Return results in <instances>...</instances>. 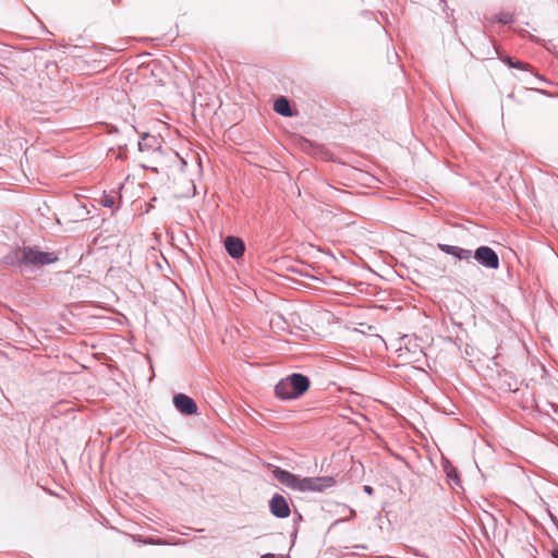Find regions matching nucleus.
Wrapping results in <instances>:
<instances>
[{
  "instance_id": "nucleus-13",
  "label": "nucleus",
  "mask_w": 558,
  "mask_h": 558,
  "mask_svg": "<svg viewBox=\"0 0 558 558\" xmlns=\"http://www.w3.org/2000/svg\"><path fill=\"white\" fill-rule=\"evenodd\" d=\"M495 20L502 24H509L512 22L513 17L510 13H500L496 15Z\"/></svg>"
},
{
  "instance_id": "nucleus-2",
  "label": "nucleus",
  "mask_w": 558,
  "mask_h": 558,
  "mask_svg": "<svg viewBox=\"0 0 558 558\" xmlns=\"http://www.w3.org/2000/svg\"><path fill=\"white\" fill-rule=\"evenodd\" d=\"M17 254L20 262L26 265L44 266L58 260V256L54 253L41 252L32 247H24Z\"/></svg>"
},
{
  "instance_id": "nucleus-15",
  "label": "nucleus",
  "mask_w": 558,
  "mask_h": 558,
  "mask_svg": "<svg viewBox=\"0 0 558 558\" xmlns=\"http://www.w3.org/2000/svg\"><path fill=\"white\" fill-rule=\"evenodd\" d=\"M551 556H553V558H558V548H555V549L551 551Z\"/></svg>"
},
{
  "instance_id": "nucleus-9",
  "label": "nucleus",
  "mask_w": 558,
  "mask_h": 558,
  "mask_svg": "<svg viewBox=\"0 0 558 558\" xmlns=\"http://www.w3.org/2000/svg\"><path fill=\"white\" fill-rule=\"evenodd\" d=\"M438 248L446 254L452 255L460 260H469L472 257V252L459 246L438 244Z\"/></svg>"
},
{
  "instance_id": "nucleus-5",
  "label": "nucleus",
  "mask_w": 558,
  "mask_h": 558,
  "mask_svg": "<svg viewBox=\"0 0 558 558\" xmlns=\"http://www.w3.org/2000/svg\"><path fill=\"white\" fill-rule=\"evenodd\" d=\"M270 512L280 519H286L290 515V507L287 499L280 495L275 494L269 502Z\"/></svg>"
},
{
  "instance_id": "nucleus-6",
  "label": "nucleus",
  "mask_w": 558,
  "mask_h": 558,
  "mask_svg": "<svg viewBox=\"0 0 558 558\" xmlns=\"http://www.w3.org/2000/svg\"><path fill=\"white\" fill-rule=\"evenodd\" d=\"M173 403L182 414L192 415L197 413V404L191 397L184 393L175 395Z\"/></svg>"
},
{
  "instance_id": "nucleus-12",
  "label": "nucleus",
  "mask_w": 558,
  "mask_h": 558,
  "mask_svg": "<svg viewBox=\"0 0 558 558\" xmlns=\"http://www.w3.org/2000/svg\"><path fill=\"white\" fill-rule=\"evenodd\" d=\"M501 61L507 63L511 68L532 71V68L529 63H524L521 61H514L511 57H504V58H501Z\"/></svg>"
},
{
  "instance_id": "nucleus-4",
  "label": "nucleus",
  "mask_w": 558,
  "mask_h": 558,
  "mask_svg": "<svg viewBox=\"0 0 558 558\" xmlns=\"http://www.w3.org/2000/svg\"><path fill=\"white\" fill-rule=\"evenodd\" d=\"M474 258L483 266L492 269L499 267V257L496 252L488 246H480L474 252Z\"/></svg>"
},
{
  "instance_id": "nucleus-14",
  "label": "nucleus",
  "mask_w": 558,
  "mask_h": 558,
  "mask_svg": "<svg viewBox=\"0 0 558 558\" xmlns=\"http://www.w3.org/2000/svg\"><path fill=\"white\" fill-rule=\"evenodd\" d=\"M101 203L106 207H112L114 205V199L111 196H104Z\"/></svg>"
},
{
  "instance_id": "nucleus-11",
  "label": "nucleus",
  "mask_w": 558,
  "mask_h": 558,
  "mask_svg": "<svg viewBox=\"0 0 558 558\" xmlns=\"http://www.w3.org/2000/svg\"><path fill=\"white\" fill-rule=\"evenodd\" d=\"M274 110L278 114H281L283 117H292L293 116V113L291 111L290 104H289L288 99L284 97H279L278 99L275 100Z\"/></svg>"
},
{
  "instance_id": "nucleus-10",
  "label": "nucleus",
  "mask_w": 558,
  "mask_h": 558,
  "mask_svg": "<svg viewBox=\"0 0 558 558\" xmlns=\"http://www.w3.org/2000/svg\"><path fill=\"white\" fill-rule=\"evenodd\" d=\"M275 392H276V396L279 397L280 399H294L296 398L295 397V393L293 392L292 390V387H291V384L287 378L284 379H281L275 387Z\"/></svg>"
},
{
  "instance_id": "nucleus-16",
  "label": "nucleus",
  "mask_w": 558,
  "mask_h": 558,
  "mask_svg": "<svg viewBox=\"0 0 558 558\" xmlns=\"http://www.w3.org/2000/svg\"><path fill=\"white\" fill-rule=\"evenodd\" d=\"M365 490L371 494L372 493V487L365 486Z\"/></svg>"
},
{
  "instance_id": "nucleus-7",
  "label": "nucleus",
  "mask_w": 558,
  "mask_h": 558,
  "mask_svg": "<svg viewBox=\"0 0 558 558\" xmlns=\"http://www.w3.org/2000/svg\"><path fill=\"white\" fill-rule=\"evenodd\" d=\"M288 379L296 398L303 395L310 387V380L304 375L293 374L288 376Z\"/></svg>"
},
{
  "instance_id": "nucleus-3",
  "label": "nucleus",
  "mask_w": 558,
  "mask_h": 558,
  "mask_svg": "<svg viewBox=\"0 0 558 558\" xmlns=\"http://www.w3.org/2000/svg\"><path fill=\"white\" fill-rule=\"evenodd\" d=\"M160 160L157 162L155 170L167 171L171 168L182 170L185 166V161L179 156V154L172 149H166L159 151Z\"/></svg>"
},
{
  "instance_id": "nucleus-8",
  "label": "nucleus",
  "mask_w": 558,
  "mask_h": 558,
  "mask_svg": "<svg viewBox=\"0 0 558 558\" xmlns=\"http://www.w3.org/2000/svg\"><path fill=\"white\" fill-rule=\"evenodd\" d=\"M225 247L233 258L241 257L244 253V243L235 236H228L225 241Z\"/></svg>"
},
{
  "instance_id": "nucleus-1",
  "label": "nucleus",
  "mask_w": 558,
  "mask_h": 558,
  "mask_svg": "<svg viewBox=\"0 0 558 558\" xmlns=\"http://www.w3.org/2000/svg\"><path fill=\"white\" fill-rule=\"evenodd\" d=\"M272 475L282 485L290 489L298 492H322L325 488L331 487L335 483L332 477H299L289 471L274 466Z\"/></svg>"
}]
</instances>
